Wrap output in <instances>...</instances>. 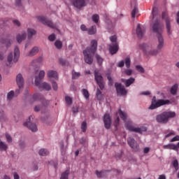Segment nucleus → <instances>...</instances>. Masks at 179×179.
Here are the masks:
<instances>
[{
    "label": "nucleus",
    "instance_id": "f8f14e48",
    "mask_svg": "<svg viewBox=\"0 0 179 179\" xmlns=\"http://www.w3.org/2000/svg\"><path fill=\"white\" fill-rule=\"evenodd\" d=\"M85 50L91 52V54H96L97 51V41L96 39L91 41L90 47H87Z\"/></svg>",
    "mask_w": 179,
    "mask_h": 179
},
{
    "label": "nucleus",
    "instance_id": "39448f33",
    "mask_svg": "<svg viewBox=\"0 0 179 179\" xmlns=\"http://www.w3.org/2000/svg\"><path fill=\"white\" fill-rule=\"evenodd\" d=\"M94 75L96 84L99 88L103 90L104 89V79L103 78V76H101V73H100L99 70H95L94 71Z\"/></svg>",
    "mask_w": 179,
    "mask_h": 179
},
{
    "label": "nucleus",
    "instance_id": "79ce46f5",
    "mask_svg": "<svg viewBox=\"0 0 179 179\" xmlns=\"http://www.w3.org/2000/svg\"><path fill=\"white\" fill-rule=\"evenodd\" d=\"M110 40L112 43V44H115L117 43V36L114 35L110 37Z\"/></svg>",
    "mask_w": 179,
    "mask_h": 179
},
{
    "label": "nucleus",
    "instance_id": "a878e982",
    "mask_svg": "<svg viewBox=\"0 0 179 179\" xmlns=\"http://www.w3.org/2000/svg\"><path fill=\"white\" fill-rule=\"evenodd\" d=\"M15 96H16L15 94V91H13V90L10 91L7 94V100H8V101H12V100H13V97H15Z\"/></svg>",
    "mask_w": 179,
    "mask_h": 179
},
{
    "label": "nucleus",
    "instance_id": "37998d69",
    "mask_svg": "<svg viewBox=\"0 0 179 179\" xmlns=\"http://www.w3.org/2000/svg\"><path fill=\"white\" fill-rule=\"evenodd\" d=\"M107 78H108V80L109 81L108 85L109 86H113V85L114 84V81L113 80V78H111V76L108 75Z\"/></svg>",
    "mask_w": 179,
    "mask_h": 179
},
{
    "label": "nucleus",
    "instance_id": "c03bdc74",
    "mask_svg": "<svg viewBox=\"0 0 179 179\" xmlns=\"http://www.w3.org/2000/svg\"><path fill=\"white\" fill-rule=\"evenodd\" d=\"M136 13H138V7L135 6L131 11V17L134 19Z\"/></svg>",
    "mask_w": 179,
    "mask_h": 179
},
{
    "label": "nucleus",
    "instance_id": "6ab92c4d",
    "mask_svg": "<svg viewBox=\"0 0 179 179\" xmlns=\"http://www.w3.org/2000/svg\"><path fill=\"white\" fill-rule=\"evenodd\" d=\"M119 47L118 43H112L109 45V51L112 55L118 52Z\"/></svg>",
    "mask_w": 179,
    "mask_h": 179
},
{
    "label": "nucleus",
    "instance_id": "a19ab883",
    "mask_svg": "<svg viewBox=\"0 0 179 179\" xmlns=\"http://www.w3.org/2000/svg\"><path fill=\"white\" fill-rule=\"evenodd\" d=\"M66 103L68 106H71L72 104V98L70 96L65 97Z\"/></svg>",
    "mask_w": 179,
    "mask_h": 179
},
{
    "label": "nucleus",
    "instance_id": "cd10ccee",
    "mask_svg": "<svg viewBox=\"0 0 179 179\" xmlns=\"http://www.w3.org/2000/svg\"><path fill=\"white\" fill-rule=\"evenodd\" d=\"M178 90V84H175L174 85H173L171 88V93L175 96V94H177V92Z\"/></svg>",
    "mask_w": 179,
    "mask_h": 179
},
{
    "label": "nucleus",
    "instance_id": "c756f323",
    "mask_svg": "<svg viewBox=\"0 0 179 179\" xmlns=\"http://www.w3.org/2000/svg\"><path fill=\"white\" fill-rule=\"evenodd\" d=\"M164 149H170L172 150H176V145L170 143V144L164 145Z\"/></svg>",
    "mask_w": 179,
    "mask_h": 179
},
{
    "label": "nucleus",
    "instance_id": "5701e85b",
    "mask_svg": "<svg viewBox=\"0 0 179 179\" xmlns=\"http://www.w3.org/2000/svg\"><path fill=\"white\" fill-rule=\"evenodd\" d=\"M36 34H37V32L36 31V30L31 28L27 29L28 40H31V38H33V36H36Z\"/></svg>",
    "mask_w": 179,
    "mask_h": 179
},
{
    "label": "nucleus",
    "instance_id": "dca6fc26",
    "mask_svg": "<svg viewBox=\"0 0 179 179\" xmlns=\"http://www.w3.org/2000/svg\"><path fill=\"white\" fill-rule=\"evenodd\" d=\"M103 122L106 129H110V127H111V117H110V115L106 114L104 115Z\"/></svg>",
    "mask_w": 179,
    "mask_h": 179
},
{
    "label": "nucleus",
    "instance_id": "774afa93",
    "mask_svg": "<svg viewBox=\"0 0 179 179\" xmlns=\"http://www.w3.org/2000/svg\"><path fill=\"white\" fill-rule=\"evenodd\" d=\"M79 108L78 107H73V113H78Z\"/></svg>",
    "mask_w": 179,
    "mask_h": 179
},
{
    "label": "nucleus",
    "instance_id": "49530a36",
    "mask_svg": "<svg viewBox=\"0 0 179 179\" xmlns=\"http://www.w3.org/2000/svg\"><path fill=\"white\" fill-rule=\"evenodd\" d=\"M125 65L127 68H129V66H131V59L129 57H127L125 59Z\"/></svg>",
    "mask_w": 179,
    "mask_h": 179
},
{
    "label": "nucleus",
    "instance_id": "2f4dec72",
    "mask_svg": "<svg viewBox=\"0 0 179 179\" xmlns=\"http://www.w3.org/2000/svg\"><path fill=\"white\" fill-rule=\"evenodd\" d=\"M40 156H47L48 155V150L46 149H41L38 152Z\"/></svg>",
    "mask_w": 179,
    "mask_h": 179
},
{
    "label": "nucleus",
    "instance_id": "09e8293b",
    "mask_svg": "<svg viewBox=\"0 0 179 179\" xmlns=\"http://www.w3.org/2000/svg\"><path fill=\"white\" fill-rule=\"evenodd\" d=\"M83 96H84V97H85V99H89V91H87V90L83 89Z\"/></svg>",
    "mask_w": 179,
    "mask_h": 179
},
{
    "label": "nucleus",
    "instance_id": "7c9ffc66",
    "mask_svg": "<svg viewBox=\"0 0 179 179\" xmlns=\"http://www.w3.org/2000/svg\"><path fill=\"white\" fill-rule=\"evenodd\" d=\"M96 96L97 100H101V99H103V94L101 93V91L99 88L96 90Z\"/></svg>",
    "mask_w": 179,
    "mask_h": 179
},
{
    "label": "nucleus",
    "instance_id": "a18cd8bd",
    "mask_svg": "<svg viewBox=\"0 0 179 179\" xmlns=\"http://www.w3.org/2000/svg\"><path fill=\"white\" fill-rule=\"evenodd\" d=\"M6 138L8 143H12L13 140L12 139V136H10V135L6 134Z\"/></svg>",
    "mask_w": 179,
    "mask_h": 179
},
{
    "label": "nucleus",
    "instance_id": "2eb2a0df",
    "mask_svg": "<svg viewBox=\"0 0 179 179\" xmlns=\"http://www.w3.org/2000/svg\"><path fill=\"white\" fill-rule=\"evenodd\" d=\"M72 3L77 9H82L86 6V1L85 0H72Z\"/></svg>",
    "mask_w": 179,
    "mask_h": 179
},
{
    "label": "nucleus",
    "instance_id": "4be33fe9",
    "mask_svg": "<svg viewBox=\"0 0 179 179\" xmlns=\"http://www.w3.org/2000/svg\"><path fill=\"white\" fill-rule=\"evenodd\" d=\"M122 82L123 83H124L126 87H129L130 85H132L133 83H135V78H129L127 80L122 78Z\"/></svg>",
    "mask_w": 179,
    "mask_h": 179
},
{
    "label": "nucleus",
    "instance_id": "6e6552de",
    "mask_svg": "<svg viewBox=\"0 0 179 179\" xmlns=\"http://www.w3.org/2000/svg\"><path fill=\"white\" fill-rule=\"evenodd\" d=\"M83 55L85 62L89 65H92V64H93V57H94V54L87 50H83Z\"/></svg>",
    "mask_w": 179,
    "mask_h": 179
},
{
    "label": "nucleus",
    "instance_id": "5fc2aeb1",
    "mask_svg": "<svg viewBox=\"0 0 179 179\" xmlns=\"http://www.w3.org/2000/svg\"><path fill=\"white\" fill-rule=\"evenodd\" d=\"M59 62L60 64V65H66V60L62 59V58H60L59 59Z\"/></svg>",
    "mask_w": 179,
    "mask_h": 179
},
{
    "label": "nucleus",
    "instance_id": "f03ea898",
    "mask_svg": "<svg viewBox=\"0 0 179 179\" xmlns=\"http://www.w3.org/2000/svg\"><path fill=\"white\" fill-rule=\"evenodd\" d=\"M176 117V112L164 111L156 116V121L159 124H167L170 118Z\"/></svg>",
    "mask_w": 179,
    "mask_h": 179
},
{
    "label": "nucleus",
    "instance_id": "052dcab7",
    "mask_svg": "<svg viewBox=\"0 0 179 179\" xmlns=\"http://www.w3.org/2000/svg\"><path fill=\"white\" fill-rule=\"evenodd\" d=\"M80 29L83 31H87V30H88L87 27H86V25H85V24H82L80 26Z\"/></svg>",
    "mask_w": 179,
    "mask_h": 179
},
{
    "label": "nucleus",
    "instance_id": "4468645a",
    "mask_svg": "<svg viewBox=\"0 0 179 179\" xmlns=\"http://www.w3.org/2000/svg\"><path fill=\"white\" fill-rule=\"evenodd\" d=\"M16 83L20 90L23 89L24 87V78H23V75H22V73H18L16 76Z\"/></svg>",
    "mask_w": 179,
    "mask_h": 179
},
{
    "label": "nucleus",
    "instance_id": "6e6d98bb",
    "mask_svg": "<svg viewBox=\"0 0 179 179\" xmlns=\"http://www.w3.org/2000/svg\"><path fill=\"white\" fill-rule=\"evenodd\" d=\"M19 146L20 149H24V148L26 147V144H24V141H20Z\"/></svg>",
    "mask_w": 179,
    "mask_h": 179
},
{
    "label": "nucleus",
    "instance_id": "20e7f679",
    "mask_svg": "<svg viewBox=\"0 0 179 179\" xmlns=\"http://www.w3.org/2000/svg\"><path fill=\"white\" fill-rule=\"evenodd\" d=\"M171 102L170 100L166 99H156V96H153L152 100V103L149 107L150 110H155L156 108H159V107H162V106H166V104H170Z\"/></svg>",
    "mask_w": 179,
    "mask_h": 179
},
{
    "label": "nucleus",
    "instance_id": "13d9d810",
    "mask_svg": "<svg viewBox=\"0 0 179 179\" xmlns=\"http://www.w3.org/2000/svg\"><path fill=\"white\" fill-rule=\"evenodd\" d=\"M52 86L54 90H58V85H57V83L52 82Z\"/></svg>",
    "mask_w": 179,
    "mask_h": 179
},
{
    "label": "nucleus",
    "instance_id": "72a5a7b5",
    "mask_svg": "<svg viewBox=\"0 0 179 179\" xmlns=\"http://www.w3.org/2000/svg\"><path fill=\"white\" fill-rule=\"evenodd\" d=\"M45 76V71H44V70H42L39 72L38 79L40 80V82H41V79H44Z\"/></svg>",
    "mask_w": 179,
    "mask_h": 179
},
{
    "label": "nucleus",
    "instance_id": "ea45409f",
    "mask_svg": "<svg viewBox=\"0 0 179 179\" xmlns=\"http://www.w3.org/2000/svg\"><path fill=\"white\" fill-rule=\"evenodd\" d=\"M69 174V171H66L62 174L60 179H68V176Z\"/></svg>",
    "mask_w": 179,
    "mask_h": 179
},
{
    "label": "nucleus",
    "instance_id": "9d476101",
    "mask_svg": "<svg viewBox=\"0 0 179 179\" xmlns=\"http://www.w3.org/2000/svg\"><path fill=\"white\" fill-rule=\"evenodd\" d=\"M37 20H38V22H41V23H43V24L48 26V27H51L52 29H54V27H55L54 23H52V22H51L50 20L45 18V17L38 16L37 17Z\"/></svg>",
    "mask_w": 179,
    "mask_h": 179
},
{
    "label": "nucleus",
    "instance_id": "69168bd1",
    "mask_svg": "<svg viewBox=\"0 0 179 179\" xmlns=\"http://www.w3.org/2000/svg\"><path fill=\"white\" fill-rule=\"evenodd\" d=\"M37 59L31 62V66H36Z\"/></svg>",
    "mask_w": 179,
    "mask_h": 179
},
{
    "label": "nucleus",
    "instance_id": "393cba45",
    "mask_svg": "<svg viewBox=\"0 0 179 179\" xmlns=\"http://www.w3.org/2000/svg\"><path fill=\"white\" fill-rule=\"evenodd\" d=\"M87 34L90 36L93 34H96L97 33V28L96 27V25L92 26L90 29H87Z\"/></svg>",
    "mask_w": 179,
    "mask_h": 179
},
{
    "label": "nucleus",
    "instance_id": "0eeeda50",
    "mask_svg": "<svg viewBox=\"0 0 179 179\" xmlns=\"http://www.w3.org/2000/svg\"><path fill=\"white\" fill-rule=\"evenodd\" d=\"M127 128L131 132H136V134H140L141 135L143 134V132H146V131H148V128L143 126L141 127H136L132 125H127Z\"/></svg>",
    "mask_w": 179,
    "mask_h": 179
},
{
    "label": "nucleus",
    "instance_id": "e433bc0d",
    "mask_svg": "<svg viewBox=\"0 0 179 179\" xmlns=\"http://www.w3.org/2000/svg\"><path fill=\"white\" fill-rule=\"evenodd\" d=\"M92 19L93 22H94V23H99L100 17L99 16V15L94 14V15H92Z\"/></svg>",
    "mask_w": 179,
    "mask_h": 179
},
{
    "label": "nucleus",
    "instance_id": "c9c22d12",
    "mask_svg": "<svg viewBox=\"0 0 179 179\" xmlns=\"http://www.w3.org/2000/svg\"><path fill=\"white\" fill-rule=\"evenodd\" d=\"M120 118H122V120H123V121H125V120H127V113L125 112H122V110H121V109H120Z\"/></svg>",
    "mask_w": 179,
    "mask_h": 179
},
{
    "label": "nucleus",
    "instance_id": "c85d7f7f",
    "mask_svg": "<svg viewBox=\"0 0 179 179\" xmlns=\"http://www.w3.org/2000/svg\"><path fill=\"white\" fill-rule=\"evenodd\" d=\"M1 43L2 44H5V45H6V47H9V45H10V44H12L13 41L9 38H6V39L3 38L1 40Z\"/></svg>",
    "mask_w": 179,
    "mask_h": 179
},
{
    "label": "nucleus",
    "instance_id": "de8ad7c7",
    "mask_svg": "<svg viewBox=\"0 0 179 179\" xmlns=\"http://www.w3.org/2000/svg\"><path fill=\"white\" fill-rule=\"evenodd\" d=\"M96 58L99 65H101V64H103V58H101L99 55H96Z\"/></svg>",
    "mask_w": 179,
    "mask_h": 179
},
{
    "label": "nucleus",
    "instance_id": "8fccbe9b",
    "mask_svg": "<svg viewBox=\"0 0 179 179\" xmlns=\"http://www.w3.org/2000/svg\"><path fill=\"white\" fill-rule=\"evenodd\" d=\"M132 69H126L124 71V73H125V75H127V76H131V75H132Z\"/></svg>",
    "mask_w": 179,
    "mask_h": 179
},
{
    "label": "nucleus",
    "instance_id": "e2e57ef3",
    "mask_svg": "<svg viewBox=\"0 0 179 179\" xmlns=\"http://www.w3.org/2000/svg\"><path fill=\"white\" fill-rule=\"evenodd\" d=\"M141 94L143 96H149V94H150V92L149 91L143 92L141 93Z\"/></svg>",
    "mask_w": 179,
    "mask_h": 179
},
{
    "label": "nucleus",
    "instance_id": "412c9836",
    "mask_svg": "<svg viewBox=\"0 0 179 179\" xmlns=\"http://www.w3.org/2000/svg\"><path fill=\"white\" fill-rule=\"evenodd\" d=\"M40 49L37 46H34L31 49V50L27 53V57H34V55H37Z\"/></svg>",
    "mask_w": 179,
    "mask_h": 179
},
{
    "label": "nucleus",
    "instance_id": "423d86ee",
    "mask_svg": "<svg viewBox=\"0 0 179 179\" xmlns=\"http://www.w3.org/2000/svg\"><path fill=\"white\" fill-rule=\"evenodd\" d=\"M35 85L36 86H38L39 89H42L43 90H46L47 92L51 90V85L45 82L41 84L38 77L37 76L35 77Z\"/></svg>",
    "mask_w": 179,
    "mask_h": 179
},
{
    "label": "nucleus",
    "instance_id": "7ed1b4c3",
    "mask_svg": "<svg viewBox=\"0 0 179 179\" xmlns=\"http://www.w3.org/2000/svg\"><path fill=\"white\" fill-rule=\"evenodd\" d=\"M19 58H20V50L16 46L14 49V53H10L7 57L8 66H12L13 64H16L19 61Z\"/></svg>",
    "mask_w": 179,
    "mask_h": 179
},
{
    "label": "nucleus",
    "instance_id": "680f3d73",
    "mask_svg": "<svg viewBox=\"0 0 179 179\" xmlns=\"http://www.w3.org/2000/svg\"><path fill=\"white\" fill-rule=\"evenodd\" d=\"M125 65V62L124 61H120L119 63H118V66L120 68H122V66H124Z\"/></svg>",
    "mask_w": 179,
    "mask_h": 179
},
{
    "label": "nucleus",
    "instance_id": "bf43d9fd",
    "mask_svg": "<svg viewBox=\"0 0 179 179\" xmlns=\"http://www.w3.org/2000/svg\"><path fill=\"white\" fill-rule=\"evenodd\" d=\"M48 39L50 41H54L55 40V34H52L49 37Z\"/></svg>",
    "mask_w": 179,
    "mask_h": 179
},
{
    "label": "nucleus",
    "instance_id": "9b49d317",
    "mask_svg": "<svg viewBox=\"0 0 179 179\" xmlns=\"http://www.w3.org/2000/svg\"><path fill=\"white\" fill-rule=\"evenodd\" d=\"M115 87L117 94H120V96H125L127 94V90H125V87L122 84L115 83Z\"/></svg>",
    "mask_w": 179,
    "mask_h": 179
},
{
    "label": "nucleus",
    "instance_id": "f3484780",
    "mask_svg": "<svg viewBox=\"0 0 179 179\" xmlns=\"http://www.w3.org/2000/svg\"><path fill=\"white\" fill-rule=\"evenodd\" d=\"M26 37H27V34L25 31H23L17 35L16 40L17 43L20 44L22 41H24V40H26Z\"/></svg>",
    "mask_w": 179,
    "mask_h": 179
},
{
    "label": "nucleus",
    "instance_id": "603ef678",
    "mask_svg": "<svg viewBox=\"0 0 179 179\" xmlns=\"http://www.w3.org/2000/svg\"><path fill=\"white\" fill-rule=\"evenodd\" d=\"M13 24H15V26H17V27H20V26H22L20 22L17 20H13Z\"/></svg>",
    "mask_w": 179,
    "mask_h": 179
},
{
    "label": "nucleus",
    "instance_id": "1a4fd4ad",
    "mask_svg": "<svg viewBox=\"0 0 179 179\" xmlns=\"http://www.w3.org/2000/svg\"><path fill=\"white\" fill-rule=\"evenodd\" d=\"M127 143L131 149L134 150V152H139V144H138V142L135 141V138L129 137L127 138Z\"/></svg>",
    "mask_w": 179,
    "mask_h": 179
},
{
    "label": "nucleus",
    "instance_id": "58836bf2",
    "mask_svg": "<svg viewBox=\"0 0 179 179\" xmlns=\"http://www.w3.org/2000/svg\"><path fill=\"white\" fill-rule=\"evenodd\" d=\"M136 69H137V71L138 72H141V73H145V69H143V67H142V66L137 65V66H136Z\"/></svg>",
    "mask_w": 179,
    "mask_h": 179
},
{
    "label": "nucleus",
    "instance_id": "864d4df0",
    "mask_svg": "<svg viewBox=\"0 0 179 179\" xmlns=\"http://www.w3.org/2000/svg\"><path fill=\"white\" fill-rule=\"evenodd\" d=\"M32 170H34V171H36V170H38V165L37 164L36 162H34L32 164Z\"/></svg>",
    "mask_w": 179,
    "mask_h": 179
},
{
    "label": "nucleus",
    "instance_id": "338daca9",
    "mask_svg": "<svg viewBox=\"0 0 179 179\" xmlns=\"http://www.w3.org/2000/svg\"><path fill=\"white\" fill-rule=\"evenodd\" d=\"M13 178H14V179H20V177L19 176V175L16 172H15L13 173Z\"/></svg>",
    "mask_w": 179,
    "mask_h": 179
},
{
    "label": "nucleus",
    "instance_id": "bb28decb",
    "mask_svg": "<svg viewBox=\"0 0 179 179\" xmlns=\"http://www.w3.org/2000/svg\"><path fill=\"white\" fill-rule=\"evenodd\" d=\"M96 174L98 178H103V177H106V176L107 174V171H96Z\"/></svg>",
    "mask_w": 179,
    "mask_h": 179
},
{
    "label": "nucleus",
    "instance_id": "f704fd0d",
    "mask_svg": "<svg viewBox=\"0 0 179 179\" xmlns=\"http://www.w3.org/2000/svg\"><path fill=\"white\" fill-rule=\"evenodd\" d=\"M79 77H80V73L75 71H72V79H78Z\"/></svg>",
    "mask_w": 179,
    "mask_h": 179
},
{
    "label": "nucleus",
    "instance_id": "f257e3e1",
    "mask_svg": "<svg viewBox=\"0 0 179 179\" xmlns=\"http://www.w3.org/2000/svg\"><path fill=\"white\" fill-rule=\"evenodd\" d=\"M152 29L154 33L157 34V38L158 40L157 49L155 48V45L149 43H140L138 47L145 55H148V57H156L157 54L160 52V50L164 47V38H163V35H162L163 33V25L160 23L159 19L155 20Z\"/></svg>",
    "mask_w": 179,
    "mask_h": 179
},
{
    "label": "nucleus",
    "instance_id": "4c0bfd02",
    "mask_svg": "<svg viewBox=\"0 0 179 179\" xmlns=\"http://www.w3.org/2000/svg\"><path fill=\"white\" fill-rule=\"evenodd\" d=\"M81 129L83 132H86V129H87V123L86 122H83L81 124Z\"/></svg>",
    "mask_w": 179,
    "mask_h": 179
},
{
    "label": "nucleus",
    "instance_id": "473e14b6",
    "mask_svg": "<svg viewBox=\"0 0 179 179\" xmlns=\"http://www.w3.org/2000/svg\"><path fill=\"white\" fill-rule=\"evenodd\" d=\"M55 45L57 50H61L62 48V42L61 41H56Z\"/></svg>",
    "mask_w": 179,
    "mask_h": 179
},
{
    "label": "nucleus",
    "instance_id": "0e129e2a",
    "mask_svg": "<svg viewBox=\"0 0 179 179\" xmlns=\"http://www.w3.org/2000/svg\"><path fill=\"white\" fill-rule=\"evenodd\" d=\"M177 141H179V136H176L175 137H173L171 140V142H176Z\"/></svg>",
    "mask_w": 179,
    "mask_h": 179
},
{
    "label": "nucleus",
    "instance_id": "ddd939ff",
    "mask_svg": "<svg viewBox=\"0 0 179 179\" xmlns=\"http://www.w3.org/2000/svg\"><path fill=\"white\" fill-rule=\"evenodd\" d=\"M162 19H164L166 24V30L168 34H171V26L170 25V20L169 19L167 12L164 11L162 13Z\"/></svg>",
    "mask_w": 179,
    "mask_h": 179
},
{
    "label": "nucleus",
    "instance_id": "b1692460",
    "mask_svg": "<svg viewBox=\"0 0 179 179\" xmlns=\"http://www.w3.org/2000/svg\"><path fill=\"white\" fill-rule=\"evenodd\" d=\"M48 78H53L54 79L58 78V73L55 71L50 70L48 71Z\"/></svg>",
    "mask_w": 179,
    "mask_h": 179
},
{
    "label": "nucleus",
    "instance_id": "aec40b11",
    "mask_svg": "<svg viewBox=\"0 0 179 179\" xmlns=\"http://www.w3.org/2000/svg\"><path fill=\"white\" fill-rule=\"evenodd\" d=\"M24 127H27L29 129H31L32 132H37V125L34 123H31L30 122H26L24 123Z\"/></svg>",
    "mask_w": 179,
    "mask_h": 179
},
{
    "label": "nucleus",
    "instance_id": "4d7b16f0",
    "mask_svg": "<svg viewBox=\"0 0 179 179\" xmlns=\"http://www.w3.org/2000/svg\"><path fill=\"white\" fill-rule=\"evenodd\" d=\"M176 135V133L173 131H170L168 134L165 136V138H170V136H174Z\"/></svg>",
    "mask_w": 179,
    "mask_h": 179
},
{
    "label": "nucleus",
    "instance_id": "a211bd4d",
    "mask_svg": "<svg viewBox=\"0 0 179 179\" xmlns=\"http://www.w3.org/2000/svg\"><path fill=\"white\" fill-rule=\"evenodd\" d=\"M136 34L138 38H142L145 34V28L141 27V24H137Z\"/></svg>",
    "mask_w": 179,
    "mask_h": 179
},
{
    "label": "nucleus",
    "instance_id": "3c124183",
    "mask_svg": "<svg viewBox=\"0 0 179 179\" xmlns=\"http://www.w3.org/2000/svg\"><path fill=\"white\" fill-rule=\"evenodd\" d=\"M173 166L176 169V170H178V160L175 159L173 162Z\"/></svg>",
    "mask_w": 179,
    "mask_h": 179
}]
</instances>
